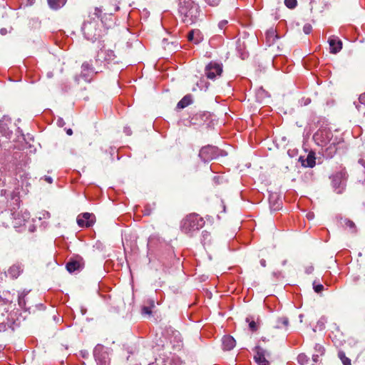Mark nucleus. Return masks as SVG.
Masks as SVG:
<instances>
[{
	"mask_svg": "<svg viewBox=\"0 0 365 365\" xmlns=\"http://www.w3.org/2000/svg\"><path fill=\"white\" fill-rule=\"evenodd\" d=\"M178 12L182 21L187 26L194 24L200 19L201 10L194 0H178Z\"/></svg>",
	"mask_w": 365,
	"mask_h": 365,
	"instance_id": "1",
	"label": "nucleus"
},
{
	"mask_svg": "<svg viewBox=\"0 0 365 365\" xmlns=\"http://www.w3.org/2000/svg\"><path fill=\"white\" fill-rule=\"evenodd\" d=\"M313 138L317 145L322 147L327 146V150H329L330 154L336 151V142L333 139V134L330 130L319 129L314 133Z\"/></svg>",
	"mask_w": 365,
	"mask_h": 365,
	"instance_id": "2",
	"label": "nucleus"
},
{
	"mask_svg": "<svg viewBox=\"0 0 365 365\" xmlns=\"http://www.w3.org/2000/svg\"><path fill=\"white\" fill-rule=\"evenodd\" d=\"M102 24L98 21H85L82 26L84 37L92 42L104 35L105 30L102 29Z\"/></svg>",
	"mask_w": 365,
	"mask_h": 365,
	"instance_id": "3",
	"label": "nucleus"
},
{
	"mask_svg": "<svg viewBox=\"0 0 365 365\" xmlns=\"http://www.w3.org/2000/svg\"><path fill=\"white\" fill-rule=\"evenodd\" d=\"M205 222L197 214H191L182 221L181 229L186 234H192V232L200 230L203 227Z\"/></svg>",
	"mask_w": 365,
	"mask_h": 365,
	"instance_id": "4",
	"label": "nucleus"
},
{
	"mask_svg": "<svg viewBox=\"0 0 365 365\" xmlns=\"http://www.w3.org/2000/svg\"><path fill=\"white\" fill-rule=\"evenodd\" d=\"M93 61L84 62L81 66V73L79 77H76V80L79 81L80 78H83L86 82H91L94 76L98 73L101 72L100 69L101 66H98V64L95 63L93 66Z\"/></svg>",
	"mask_w": 365,
	"mask_h": 365,
	"instance_id": "5",
	"label": "nucleus"
},
{
	"mask_svg": "<svg viewBox=\"0 0 365 365\" xmlns=\"http://www.w3.org/2000/svg\"><path fill=\"white\" fill-rule=\"evenodd\" d=\"M348 175L344 169L334 173L331 177V185L334 192L337 194H341L346 185Z\"/></svg>",
	"mask_w": 365,
	"mask_h": 365,
	"instance_id": "6",
	"label": "nucleus"
},
{
	"mask_svg": "<svg viewBox=\"0 0 365 365\" xmlns=\"http://www.w3.org/2000/svg\"><path fill=\"white\" fill-rule=\"evenodd\" d=\"M94 62L98 66H102L103 64L106 66L111 63H117L118 61L113 50L101 48L98 52Z\"/></svg>",
	"mask_w": 365,
	"mask_h": 365,
	"instance_id": "7",
	"label": "nucleus"
},
{
	"mask_svg": "<svg viewBox=\"0 0 365 365\" xmlns=\"http://www.w3.org/2000/svg\"><path fill=\"white\" fill-rule=\"evenodd\" d=\"M205 73L207 78L215 80L216 77L221 76L222 73V65L215 61H211L206 66Z\"/></svg>",
	"mask_w": 365,
	"mask_h": 365,
	"instance_id": "8",
	"label": "nucleus"
},
{
	"mask_svg": "<svg viewBox=\"0 0 365 365\" xmlns=\"http://www.w3.org/2000/svg\"><path fill=\"white\" fill-rule=\"evenodd\" d=\"M219 155L218 148L215 146L207 145L201 148L199 157L204 162L210 161Z\"/></svg>",
	"mask_w": 365,
	"mask_h": 365,
	"instance_id": "9",
	"label": "nucleus"
},
{
	"mask_svg": "<svg viewBox=\"0 0 365 365\" xmlns=\"http://www.w3.org/2000/svg\"><path fill=\"white\" fill-rule=\"evenodd\" d=\"M103 349L104 347L100 344L94 348L93 355L97 365H110L108 354L106 351H103Z\"/></svg>",
	"mask_w": 365,
	"mask_h": 365,
	"instance_id": "10",
	"label": "nucleus"
},
{
	"mask_svg": "<svg viewBox=\"0 0 365 365\" xmlns=\"http://www.w3.org/2000/svg\"><path fill=\"white\" fill-rule=\"evenodd\" d=\"M95 220V215L89 212L82 213L77 217V223L81 227H89L94 224Z\"/></svg>",
	"mask_w": 365,
	"mask_h": 365,
	"instance_id": "11",
	"label": "nucleus"
},
{
	"mask_svg": "<svg viewBox=\"0 0 365 365\" xmlns=\"http://www.w3.org/2000/svg\"><path fill=\"white\" fill-rule=\"evenodd\" d=\"M255 351V354L254 356V359L258 365H269V362L266 358V356H268L266 350L261 348L260 346H256Z\"/></svg>",
	"mask_w": 365,
	"mask_h": 365,
	"instance_id": "12",
	"label": "nucleus"
},
{
	"mask_svg": "<svg viewBox=\"0 0 365 365\" xmlns=\"http://www.w3.org/2000/svg\"><path fill=\"white\" fill-rule=\"evenodd\" d=\"M83 267V259L80 257L71 259L66 264V269L70 273L80 271Z\"/></svg>",
	"mask_w": 365,
	"mask_h": 365,
	"instance_id": "13",
	"label": "nucleus"
},
{
	"mask_svg": "<svg viewBox=\"0 0 365 365\" xmlns=\"http://www.w3.org/2000/svg\"><path fill=\"white\" fill-rule=\"evenodd\" d=\"M328 41L330 47V52L331 53H336L341 50L342 42L338 37L334 36H331Z\"/></svg>",
	"mask_w": 365,
	"mask_h": 365,
	"instance_id": "14",
	"label": "nucleus"
},
{
	"mask_svg": "<svg viewBox=\"0 0 365 365\" xmlns=\"http://www.w3.org/2000/svg\"><path fill=\"white\" fill-rule=\"evenodd\" d=\"M23 272V265L17 263L11 266L8 271L7 275L12 279H16Z\"/></svg>",
	"mask_w": 365,
	"mask_h": 365,
	"instance_id": "15",
	"label": "nucleus"
},
{
	"mask_svg": "<svg viewBox=\"0 0 365 365\" xmlns=\"http://www.w3.org/2000/svg\"><path fill=\"white\" fill-rule=\"evenodd\" d=\"M187 39L189 41L197 44L202 41V36L199 30H192L187 34Z\"/></svg>",
	"mask_w": 365,
	"mask_h": 365,
	"instance_id": "16",
	"label": "nucleus"
},
{
	"mask_svg": "<svg viewBox=\"0 0 365 365\" xmlns=\"http://www.w3.org/2000/svg\"><path fill=\"white\" fill-rule=\"evenodd\" d=\"M103 7L96 6L93 9L92 11L89 13L88 17L91 19V21H96V19H101V23L103 24Z\"/></svg>",
	"mask_w": 365,
	"mask_h": 365,
	"instance_id": "17",
	"label": "nucleus"
},
{
	"mask_svg": "<svg viewBox=\"0 0 365 365\" xmlns=\"http://www.w3.org/2000/svg\"><path fill=\"white\" fill-rule=\"evenodd\" d=\"M235 346V340L231 336H224L222 338V348L225 350L230 351Z\"/></svg>",
	"mask_w": 365,
	"mask_h": 365,
	"instance_id": "18",
	"label": "nucleus"
},
{
	"mask_svg": "<svg viewBox=\"0 0 365 365\" xmlns=\"http://www.w3.org/2000/svg\"><path fill=\"white\" fill-rule=\"evenodd\" d=\"M101 7H103V11L104 12L103 16H110L119 10V6L115 3L113 4L105 3L103 6H101Z\"/></svg>",
	"mask_w": 365,
	"mask_h": 365,
	"instance_id": "19",
	"label": "nucleus"
},
{
	"mask_svg": "<svg viewBox=\"0 0 365 365\" xmlns=\"http://www.w3.org/2000/svg\"><path fill=\"white\" fill-rule=\"evenodd\" d=\"M314 353L312 355V360L314 362H317L319 356H322L324 354L325 349L323 345L320 344H316L314 347Z\"/></svg>",
	"mask_w": 365,
	"mask_h": 365,
	"instance_id": "20",
	"label": "nucleus"
},
{
	"mask_svg": "<svg viewBox=\"0 0 365 365\" xmlns=\"http://www.w3.org/2000/svg\"><path fill=\"white\" fill-rule=\"evenodd\" d=\"M315 160L314 154L313 153H309L307 155V158L302 161V164L304 167L313 168L316 164Z\"/></svg>",
	"mask_w": 365,
	"mask_h": 365,
	"instance_id": "21",
	"label": "nucleus"
},
{
	"mask_svg": "<svg viewBox=\"0 0 365 365\" xmlns=\"http://www.w3.org/2000/svg\"><path fill=\"white\" fill-rule=\"evenodd\" d=\"M66 1L67 0H48V4L51 9L56 10L61 8Z\"/></svg>",
	"mask_w": 365,
	"mask_h": 365,
	"instance_id": "22",
	"label": "nucleus"
},
{
	"mask_svg": "<svg viewBox=\"0 0 365 365\" xmlns=\"http://www.w3.org/2000/svg\"><path fill=\"white\" fill-rule=\"evenodd\" d=\"M192 103V98L191 96L187 95L184 96L178 103L177 105V108L182 109L187 106H189Z\"/></svg>",
	"mask_w": 365,
	"mask_h": 365,
	"instance_id": "23",
	"label": "nucleus"
},
{
	"mask_svg": "<svg viewBox=\"0 0 365 365\" xmlns=\"http://www.w3.org/2000/svg\"><path fill=\"white\" fill-rule=\"evenodd\" d=\"M29 292V291L24 290L23 292H21V293L19 294L18 303H19V305L20 307H21V308L25 307V306H26L25 297L27 296Z\"/></svg>",
	"mask_w": 365,
	"mask_h": 365,
	"instance_id": "24",
	"label": "nucleus"
},
{
	"mask_svg": "<svg viewBox=\"0 0 365 365\" xmlns=\"http://www.w3.org/2000/svg\"><path fill=\"white\" fill-rule=\"evenodd\" d=\"M289 325V320L287 317L279 318L277 321L275 327L277 329H282L283 327L287 328Z\"/></svg>",
	"mask_w": 365,
	"mask_h": 365,
	"instance_id": "25",
	"label": "nucleus"
},
{
	"mask_svg": "<svg viewBox=\"0 0 365 365\" xmlns=\"http://www.w3.org/2000/svg\"><path fill=\"white\" fill-rule=\"evenodd\" d=\"M338 356L341 359L344 365H351V360L347 358L344 351H339Z\"/></svg>",
	"mask_w": 365,
	"mask_h": 365,
	"instance_id": "26",
	"label": "nucleus"
},
{
	"mask_svg": "<svg viewBox=\"0 0 365 365\" xmlns=\"http://www.w3.org/2000/svg\"><path fill=\"white\" fill-rule=\"evenodd\" d=\"M155 305H154V302L153 301H151L150 302V307H147V306H144L142 307V314L143 315H150L151 313H152V307H153Z\"/></svg>",
	"mask_w": 365,
	"mask_h": 365,
	"instance_id": "27",
	"label": "nucleus"
},
{
	"mask_svg": "<svg viewBox=\"0 0 365 365\" xmlns=\"http://www.w3.org/2000/svg\"><path fill=\"white\" fill-rule=\"evenodd\" d=\"M297 361L301 365H304L309 361V357L305 354H300L297 356Z\"/></svg>",
	"mask_w": 365,
	"mask_h": 365,
	"instance_id": "28",
	"label": "nucleus"
},
{
	"mask_svg": "<svg viewBox=\"0 0 365 365\" xmlns=\"http://www.w3.org/2000/svg\"><path fill=\"white\" fill-rule=\"evenodd\" d=\"M202 242L204 245L210 242V234L207 231H203L202 232Z\"/></svg>",
	"mask_w": 365,
	"mask_h": 365,
	"instance_id": "29",
	"label": "nucleus"
},
{
	"mask_svg": "<svg viewBox=\"0 0 365 365\" xmlns=\"http://www.w3.org/2000/svg\"><path fill=\"white\" fill-rule=\"evenodd\" d=\"M354 104L358 111L365 118V105L360 103L359 101L358 102H354Z\"/></svg>",
	"mask_w": 365,
	"mask_h": 365,
	"instance_id": "30",
	"label": "nucleus"
},
{
	"mask_svg": "<svg viewBox=\"0 0 365 365\" xmlns=\"http://www.w3.org/2000/svg\"><path fill=\"white\" fill-rule=\"evenodd\" d=\"M297 0H284L285 6L289 9H294L297 6Z\"/></svg>",
	"mask_w": 365,
	"mask_h": 365,
	"instance_id": "31",
	"label": "nucleus"
},
{
	"mask_svg": "<svg viewBox=\"0 0 365 365\" xmlns=\"http://www.w3.org/2000/svg\"><path fill=\"white\" fill-rule=\"evenodd\" d=\"M165 363H171L170 360H165L162 358L156 359L155 362L150 363L148 365H164Z\"/></svg>",
	"mask_w": 365,
	"mask_h": 365,
	"instance_id": "32",
	"label": "nucleus"
},
{
	"mask_svg": "<svg viewBox=\"0 0 365 365\" xmlns=\"http://www.w3.org/2000/svg\"><path fill=\"white\" fill-rule=\"evenodd\" d=\"M246 321L249 323V327L251 331H255L257 329V326L254 320H251L249 317L246 319Z\"/></svg>",
	"mask_w": 365,
	"mask_h": 365,
	"instance_id": "33",
	"label": "nucleus"
},
{
	"mask_svg": "<svg viewBox=\"0 0 365 365\" xmlns=\"http://www.w3.org/2000/svg\"><path fill=\"white\" fill-rule=\"evenodd\" d=\"M313 289L315 292L320 293L324 289V286L322 284H317V282H313Z\"/></svg>",
	"mask_w": 365,
	"mask_h": 365,
	"instance_id": "34",
	"label": "nucleus"
},
{
	"mask_svg": "<svg viewBox=\"0 0 365 365\" xmlns=\"http://www.w3.org/2000/svg\"><path fill=\"white\" fill-rule=\"evenodd\" d=\"M205 2L210 6H212V7H215V6H217L221 0H204Z\"/></svg>",
	"mask_w": 365,
	"mask_h": 365,
	"instance_id": "35",
	"label": "nucleus"
},
{
	"mask_svg": "<svg viewBox=\"0 0 365 365\" xmlns=\"http://www.w3.org/2000/svg\"><path fill=\"white\" fill-rule=\"evenodd\" d=\"M7 130H8V128H7L6 123H5L4 120H1L0 121L1 132L4 133V134L6 135L8 133Z\"/></svg>",
	"mask_w": 365,
	"mask_h": 365,
	"instance_id": "36",
	"label": "nucleus"
},
{
	"mask_svg": "<svg viewBox=\"0 0 365 365\" xmlns=\"http://www.w3.org/2000/svg\"><path fill=\"white\" fill-rule=\"evenodd\" d=\"M228 24V21L227 20H222L219 22L218 24V27L221 29V30H223L227 24Z\"/></svg>",
	"mask_w": 365,
	"mask_h": 365,
	"instance_id": "37",
	"label": "nucleus"
},
{
	"mask_svg": "<svg viewBox=\"0 0 365 365\" xmlns=\"http://www.w3.org/2000/svg\"><path fill=\"white\" fill-rule=\"evenodd\" d=\"M303 31L306 34H309L312 31V26L310 24H305L303 27Z\"/></svg>",
	"mask_w": 365,
	"mask_h": 365,
	"instance_id": "38",
	"label": "nucleus"
},
{
	"mask_svg": "<svg viewBox=\"0 0 365 365\" xmlns=\"http://www.w3.org/2000/svg\"><path fill=\"white\" fill-rule=\"evenodd\" d=\"M11 328V325H7L5 323H0V331H5L7 330V328Z\"/></svg>",
	"mask_w": 365,
	"mask_h": 365,
	"instance_id": "39",
	"label": "nucleus"
},
{
	"mask_svg": "<svg viewBox=\"0 0 365 365\" xmlns=\"http://www.w3.org/2000/svg\"><path fill=\"white\" fill-rule=\"evenodd\" d=\"M313 271H314V267L312 265L307 266L305 268V272L307 274H311L313 272Z\"/></svg>",
	"mask_w": 365,
	"mask_h": 365,
	"instance_id": "40",
	"label": "nucleus"
},
{
	"mask_svg": "<svg viewBox=\"0 0 365 365\" xmlns=\"http://www.w3.org/2000/svg\"><path fill=\"white\" fill-rule=\"evenodd\" d=\"M79 354L84 359L87 358L89 355L88 351L86 350H81Z\"/></svg>",
	"mask_w": 365,
	"mask_h": 365,
	"instance_id": "41",
	"label": "nucleus"
},
{
	"mask_svg": "<svg viewBox=\"0 0 365 365\" xmlns=\"http://www.w3.org/2000/svg\"><path fill=\"white\" fill-rule=\"evenodd\" d=\"M280 207V203L278 202H276V203L271 205V208L274 210H279Z\"/></svg>",
	"mask_w": 365,
	"mask_h": 365,
	"instance_id": "42",
	"label": "nucleus"
},
{
	"mask_svg": "<svg viewBox=\"0 0 365 365\" xmlns=\"http://www.w3.org/2000/svg\"><path fill=\"white\" fill-rule=\"evenodd\" d=\"M359 100L360 103L365 105V93L360 95Z\"/></svg>",
	"mask_w": 365,
	"mask_h": 365,
	"instance_id": "43",
	"label": "nucleus"
},
{
	"mask_svg": "<svg viewBox=\"0 0 365 365\" xmlns=\"http://www.w3.org/2000/svg\"><path fill=\"white\" fill-rule=\"evenodd\" d=\"M42 215V217H39V219H41L42 217L46 219V218H49L50 217V213L47 211H44L41 213Z\"/></svg>",
	"mask_w": 365,
	"mask_h": 365,
	"instance_id": "44",
	"label": "nucleus"
},
{
	"mask_svg": "<svg viewBox=\"0 0 365 365\" xmlns=\"http://www.w3.org/2000/svg\"><path fill=\"white\" fill-rule=\"evenodd\" d=\"M346 225L350 228L354 227V223L351 220H346Z\"/></svg>",
	"mask_w": 365,
	"mask_h": 365,
	"instance_id": "45",
	"label": "nucleus"
},
{
	"mask_svg": "<svg viewBox=\"0 0 365 365\" xmlns=\"http://www.w3.org/2000/svg\"><path fill=\"white\" fill-rule=\"evenodd\" d=\"M43 179H44L45 181H46L47 182H48L50 184H51L53 182V179L50 176H46H46L43 177Z\"/></svg>",
	"mask_w": 365,
	"mask_h": 365,
	"instance_id": "46",
	"label": "nucleus"
},
{
	"mask_svg": "<svg viewBox=\"0 0 365 365\" xmlns=\"http://www.w3.org/2000/svg\"><path fill=\"white\" fill-rule=\"evenodd\" d=\"M261 266H262L263 267H266V260L264 259H262L259 262Z\"/></svg>",
	"mask_w": 365,
	"mask_h": 365,
	"instance_id": "47",
	"label": "nucleus"
},
{
	"mask_svg": "<svg viewBox=\"0 0 365 365\" xmlns=\"http://www.w3.org/2000/svg\"><path fill=\"white\" fill-rule=\"evenodd\" d=\"M0 33H1V35H5V34L7 33V30H6V29H4H4H1L0 30Z\"/></svg>",
	"mask_w": 365,
	"mask_h": 365,
	"instance_id": "48",
	"label": "nucleus"
},
{
	"mask_svg": "<svg viewBox=\"0 0 365 365\" xmlns=\"http://www.w3.org/2000/svg\"><path fill=\"white\" fill-rule=\"evenodd\" d=\"M274 34V31L273 29H272V30L268 31V32L267 33V36H273Z\"/></svg>",
	"mask_w": 365,
	"mask_h": 365,
	"instance_id": "49",
	"label": "nucleus"
},
{
	"mask_svg": "<svg viewBox=\"0 0 365 365\" xmlns=\"http://www.w3.org/2000/svg\"><path fill=\"white\" fill-rule=\"evenodd\" d=\"M359 163H360L365 168V160L363 159H360L359 160Z\"/></svg>",
	"mask_w": 365,
	"mask_h": 365,
	"instance_id": "50",
	"label": "nucleus"
},
{
	"mask_svg": "<svg viewBox=\"0 0 365 365\" xmlns=\"http://www.w3.org/2000/svg\"><path fill=\"white\" fill-rule=\"evenodd\" d=\"M124 132L126 133V135H130V130L129 128H125L124 130Z\"/></svg>",
	"mask_w": 365,
	"mask_h": 365,
	"instance_id": "51",
	"label": "nucleus"
},
{
	"mask_svg": "<svg viewBox=\"0 0 365 365\" xmlns=\"http://www.w3.org/2000/svg\"><path fill=\"white\" fill-rule=\"evenodd\" d=\"M66 133L68 135H71L73 134V131L71 128L68 129L66 130Z\"/></svg>",
	"mask_w": 365,
	"mask_h": 365,
	"instance_id": "52",
	"label": "nucleus"
},
{
	"mask_svg": "<svg viewBox=\"0 0 365 365\" xmlns=\"http://www.w3.org/2000/svg\"><path fill=\"white\" fill-rule=\"evenodd\" d=\"M0 305L1 306L4 305V300L1 297H0Z\"/></svg>",
	"mask_w": 365,
	"mask_h": 365,
	"instance_id": "53",
	"label": "nucleus"
},
{
	"mask_svg": "<svg viewBox=\"0 0 365 365\" xmlns=\"http://www.w3.org/2000/svg\"><path fill=\"white\" fill-rule=\"evenodd\" d=\"M29 4L32 5L34 3V0H28Z\"/></svg>",
	"mask_w": 365,
	"mask_h": 365,
	"instance_id": "54",
	"label": "nucleus"
},
{
	"mask_svg": "<svg viewBox=\"0 0 365 365\" xmlns=\"http://www.w3.org/2000/svg\"><path fill=\"white\" fill-rule=\"evenodd\" d=\"M164 365H172L171 363H165Z\"/></svg>",
	"mask_w": 365,
	"mask_h": 365,
	"instance_id": "55",
	"label": "nucleus"
},
{
	"mask_svg": "<svg viewBox=\"0 0 365 365\" xmlns=\"http://www.w3.org/2000/svg\"><path fill=\"white\" fill-rule=\"evenodd\" d=\"M282 264H286V260H284Z\"/></svg>",
	"mask_w": 365,
	"mask_h": 365,
	"instance_id": "56",
	"label": "nucleus"
},
{
	"mask_svg": "<svg viewBox=\"0 0 365 365\" xmlns=\"http://www.w3.org/2000/svg\"><path fill=\"white\" fill-rule=\"evenodd\" d=\"M273 197H272L270 199H269V201L270 202H272V199Z\"/></svg>",
	"mask_w": 365,
	"mask_h": 365,
	"instance_id": "57",
	"label": "nucleus"
},
{
	"mask_svg": "<svg viewBox=\"0 0 365 365\" xmlns=\"http://www.w3.org/2000/svg\"><path fill=\"white\" fill-rule=\"evenodd\" d=\"M363 183H365V180H364Z\"/></svg>",
	"mask_w": 365,
	"mask_h": 365,
	"instance_id": "58",
	"label": "nucleus"
}]
</instances>
